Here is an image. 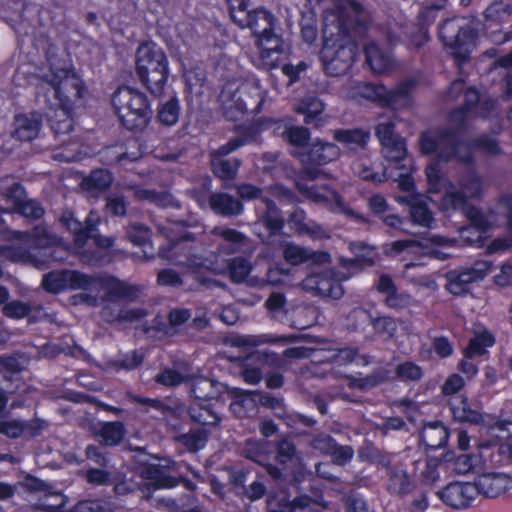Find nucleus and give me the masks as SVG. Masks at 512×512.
<instances>
[{"label": "nucleus", "instance_id": "nucleus-41", "mask_svg": "<svg viewBox=\"0 0 512 512\" xmlns=\"http://www.w3.org/2000/svg\"><path fill=\"white\" fill-rule=\"evenodd\" d=\"M364 52L368 65L375 73H384L391 66L389 55L384 53L376 43L364 44Z\"/></svg>", "mask_w": 512, "mask_h": 512}, {"label": "nucleus", "instance_id": "nucleus-46", "mask_svg": "<svg viewBox=\"0 0 512 512\" xmlns=\"http://www.w3.org/2000/svg\"><path fill=\"white\" fill-rule=\"evenodd\" d=\"M240 165L241 161L238 158L210 160L211 171L221 180H234Z\"/></svg>", "mask_w": 512, "mask_h": 512}, {"label": "nucleus", "instance_id": "nucleus-37", "mask_svg": "<svg viewBox=\"0 0 512 512\" xmlns=\"http://www.w3.org/2000/svg\"><path fill=\"white\" fill-rule=\"evenodd\" d=\"M446 289L453 295L460 296L469 292V285L477 282L468 269L451 270L445 274Z\"/></svg>", "mask_w": 512, "mask_h": 512}, {"label": "nucleus", "instance_id": "nucleus-54", "mask_svg": "<svg viewBox=\"0 0 512 512\" xmlns=\"http://www.w3.org/2000/svg\"><path fill=\"white\" fill-rule=\"evenodd\" d=\"M350 249L356 255V261H358V270L371 267L375 264L376 253L374 252V246H370L364 242L358 241L351 243Z\"/></svg>", "mask_w": 512, "mask_h": 512}, {"label": "nucleus", "instance_id": "nucleus-15", "mask_svg": "<svg viewBox=\"0 0 512 512\" xmlns=\"http://www.w3.org/2000/svg\"><path fill=\"white\" fill-rule=\"evenodd\" d=\"M282 256L287 263L293 266L304 263L323 265L331 262V256L328 252L313 251L293 242L282 244Z\"/></svg>", "mask_w": 512, "mask_h": 512}, {"label": "nucleus", "instance_id": "nucleus-20", "mask_svg": "<svg viewBox=\"0 0 512 512\" xmlns=\"http://www.w3.org/2000/svg\"><path fill=\"white\" fill-rule=\"evenodd\" d=\"M450 410L456 421L469 423L471 425L485 424V419L479 405L469 402L466 397L457 396L451 399Z\"/></svg>", "mask_w": 512, "mask_h": 512}, {"label": "nucleus", "instance_id": "nucleus-31", "mask_svg": "<svg viewBox=\"0 0 512 512\" xmlns=\"http://www.w3.org/2000/svg\"><path fill=\"white\" fill-rule=\"evenodd\" d=\"M417 81L409 78L398 83L393 89H387L385 105L393 109L410 107L412 104V91Z\"/></svg>", "mask_w": 512, "mask_h": 512}, {"label": "nucleus", "instance_id": "nucleus-60", "mask_svg": "<svg viewBox=\"0 0 512 512\" xmlns=\"http://www.w3.org/2000/svg\"><path fill=\"white\" fill-rule=\"evenodd\" d=\"M252 266L250 262L243 257L233 258L228 264L229 277L233 283H242L249 275Z\"/></svg>", "mask_w": 512, "mask_h": 512}, {"label": "nucleus", "instance_id": "nucleus-50", "mask_svg": "<svg viewBox=\"0 0 512 512\" xmlns=\"http://www.w3.org/2000/svg\"><path fill=\"white\" fill-rule=\"evenodd\" d=\"M112 180V176L108 170L97 169L82 180L81 187L87 191H102L111 185Z\"/></svg>", "mask_w": 512, "mask_h": 512}, {"label": "nucleus", "instance_id": "nucleus-16", "mask_svg": "<svg viewBox=\"0 0 512 512\" xmlns=\"http://www.w3.org/2000/svg\"><path fill=\"white\" fill-rule=\"evenodd\" d=\"M439 498L454 509L468 508L477 495L472 483L452 482L437 492Z\"/></svg>", "mask_w": 512, "mask_h": 512}, {"label": "nucleus", "instance_id": "nucleus-1", "mask_svg": "<svg viewBox=\"0 0 512 512\" xmlns=\"http://www.w3.org/2000/svg\"><path fill=\"white\" fill-rule=\"evenodd\" d=\"M466 108L459 107L450 114V129H439L423 133L420 147L423 154L436 153L441 161L448 162L453 158L469 163L472 160L471 146L460 139L459 132L465 128Z\"/></svg>", "mask_w": 512, "mask_h": 512}, {"label": "nucleus", "instance_id": "nucleus-55", "mask_svg": "<svg viewBox=\"0 0 512 512\" xmlns=\"http://www.w3.org/2000/svg\"><path fill=\"white\" fill-rule=\"evenodd\" d=\"M410 215L414 223L424 227H430L434 221L432 212L421 196L413 199V202L410 203Z\"/></svg>", "mask_w": 512, "mask_h": 512}, {"label": "nucleus", "instance_id": "nucleus-52", "mask_svg": "<svg viewBox=\"0 0 512 512\" xmlns=\"http://www.w3.org/2000/svg\"><path fill=\"white\" fill-rule=\"evenodd\" d=\"M389 375L390 373L387 369L378 368L365 377L353 378L349 386L363 391L369 390L386 382L389 379Z\"/></svg>", "mask_w": 512, "mask_h": 512}, {"label": "nucleus", "instance_id": "nucleus-48", "mask_svg": "<svg viewBox=\"0 0 512 512\" xmlns=\"http://www.w3.org/2000/svg\"><path fill=\"white\" fill-rule=\"evenodd\" d=\"M354 173L365 181L381 183L386 180L385 170L380 164H367L357 161L353 164Z\"/></svg>", "mask_w": 512, "mask_h": 512}, {"label": "nucleus", "instance_id": "nucleus-5", "mask_svg": "<svg viewBox=\"0 0 512 512\" xmlns=\"http://www.w3.org/2000/svg\"><path fill=\"white\" fill-rule=\"evenodd\" d=\"M136 72L152 95H162L169 74L164 51L153 42L140 45L136 52Z\"/></svg>", "mask_w": 512, "mask_h": 512}, {"label": "nucleus", "instance_id": "nucleus-9", "mask_svg": "<svg viewBox=\"0 0 512 512\" xmlns=\"http://www.w3.org/2000/svg\"><path fill=\"white\" fill-rule=\"evenodd\" d=\"M59 221L63 227L73 234L75 245L78 248H83L88 239H93L96 246L104 249L113 245L111 238L101 236L98 233L97 226L100 224L101 218L95 211H91L85 220L81 221L72 210L65 209Z\"/></svg>", "mask_w": 512, "mask_h": 512}, {"label": "nucleus", "instance_id": "nucleus-26", "mask_svg": "<svg viewBox=\"0 0 512 512\" xmlns=\"http://www.w3.org/2000/svg\"><path fill=\"white\" fill-rule=\"evenodd\" d=\"M225 393H227L232 400L229 409L235 417L239 419L247 418L255 410L256 401L252 397L255 395V391L228 386Z\"/></svg>", "mask_w": 512, "mask_h": 512}, {"label": "nucleus", "instance_id": "nucleus-14", "mask_svg": "<svg viewBox=\"0 0 512 512\" xmlns=\"http://www.w3.org/2000/svg\"><path fill=\"white\" fill-rule=\"evenodd\" d=\"M302 287L314 295L333 300H338L344 295L343 286L335 279L332 270L311 273L302 281Z\"/></svg>", "mask_w": 512, "mask_h": 512}, {"label": "nucleus", "instance_id": "nucleus-51", "mask_svg": "<svg viewBox=\"0 0 512 512\" xmlns=\"http://www.w3.org/2000/svg\"><path fill=\"white\" fill-rule=\"evenodd\" d=\"M257 44L261 48L262 58H269L272 53L281 54L284 52L283 40L274 32V29L268 30L257 38Z\"/></svg>", "mask_w": 512, "mask_h": 512}, {"label": "nucleus", "instance_id": "nucleus-49", "mask_svg": "<svg viewBox=\"0 0 512 512\" xmlns=\"http://www.w3.org/2000/svg\"><path fill=\"white\" fill-rule=\"evenodd\" d=\"M279 135L290 145L295 147H304L308 144L310 139V131L309 129L296 126L284 124L282 130L279 132Z\"/></svg>", "mask_w": 512, "mask_h": 512}, {"label": "nucleus", "instance_id": "nucleus-24", "mask_svg": "<svg viewBox=\"0 0 512 512\" xmlns=\"http://www.w3.org/2000/svg\"><path fill=\"white\" fill-rule=\"evenodd\" d=\"M351 319L362 323H370L377 334L393 338L397 332V322L389 316L373 317L364 308H355L351 311Z\"/></svg>", "mask_w": 512, "mask_h": 512}, {"label": "nucleus", "instance_id": "nucleus-33", "mask_svg": "<svg viewBox=\"0 0 512 512\" xmlns=\"http://www.w3.org/2000/svg\"><path fill=\"white\" fill-rule=\"evenodd\" d=\"M255 141V133L250 128H245L241 133L235 137H232L226 144L220 146L217 149L209 151L210 160H224L226 157L237 150L238 148Z\"/></svg>", "mask_w": 512, "mask_h": 512}, {"label": "nucleus", "instance_id": "nucleus-40", "mask_svg": "<svg viewBox=\"0 0 512 512\" xmlns=\"http://www.w3.org/2000/svg\"><path fill=\"white\" fill-rule=\"evenodd\" d=\"M49 109L51 112L47 114L48 121L56 135L68 134L73 130L72 110L59 107Z\"/></svg>", "mask_w": 512, "mask_h": 512}, {"label": "nucleus", "instance_id": "nucleus-22", "mask_svg": "<svg viewBox=\"0 0 512 512\" xmlns=\"http://www.w3.org/2000/svg\"><path fill=\"white\" fill-rule=\"evenodd\" d=\"M340 155L341 150L335 143L316 139L309 146L307 153L302 154L301 161L321 166L337 160Z\"/></svg>", "mask_w": 512, "mask_h": 512}, {"label": "nucleus", "instance_id": "nucleus-39", "mask_svg": "<svg viewBox=\"0 0 512 512\" xmlns=\"http://www.w3.org/2000/svg\"><path fill=\"white\" fill-rule=\"evenodd\" d=\"M192 314L189 309L186 308H173L168 312L167 320L168 323L155 319L154 328L163 332L165 335L173 336L176 333V328L186 323Z\"/></svg>", "mask_w": 512, "mask_h": 512}, {"label": "nucleus", "instance_id": "nucleus-57", "mask_svg": "<svg viewBox=\"0 0 512 512\" xmlns=\"http://www.w3.org/2000/svg\"><path fill=\"white\" fill-rule=\"evenodd\" d=\"M512 15V6L504 2L491 3L484 11L487 22L501 24L506 22Z\"/></svg>", "mask_w": 512, "mask_h": 512}, {"label": "nucleus", "instance_id": "nucleus-12", "mask_svg": "<svg viewBox=\"0 0 512 512\" xmlns=\"http://www.w3.org/2000/svg\"><path fill=\"white\" fill-rule=\"evenodd\" d=\"M271 447L275 462L266 465V473L276 483L283 484L288 481L289 465L298 458L297 445L289 435H281L271 442Z\"/></svg>", "mask_w": 512, "mask_h": 512}, {"label": "nucleus", "instance_id": "nucleus-27", "mask_svg": "<svg viewBox=\"0 0 512 512\" xmlns=\"http://www.w3.org/2000/svg\"><path fill=\"white\" fill-rule=\"evenodd\" d=\"M387 491L394 496H406L416 488V481L401 465L396 464L387 474Z\"/></svg>", "mask_w": 512, "mask_h": 512}, {"label": "nucleus", "instance_id": "nucleus-62", "mask_svg": "<svg viewBox=\"0 0 512 512\" xmlns=\"http://www.w3.org/2000/svg\"><path fill=\"white\" fill-rule=\"evenodd\" d=\"M278 418L283 420L289 429H296L298 424H301L306 428H314L318 424V420L316 418L300 412L279 414Z\"/></svg>", "mask_w": 512, "mask_h": 512}, {"label": "nucleus", "instance_id": "nucleus-61", "mask_svg": "<svg viewBox=\"0 0 512 512\" xmlns=\"http://www.w3.org/2000/svg\"><path fill=\"white\" fill-rule=\"evenodd\" d=\"M179 111V102L174 97L161 106L157 117L163 125L172 126L178 121Z\"/></svg>", "mask_w": 512, "mask_h": 512}, {"label": "nucleus", "instance_id": "nucleus-64", "mask_svg": "<svg viewBox=\"0 0 512 512\" xmlns=\"http://www.w3.org/2000/svg\"><path fill=\"white\" fill-rule=\"evenodd\" d=\"M395 373L397 378L402 381H419L423 376L422 368L410 361L399 364Z\"/></svg>", "mask_w": 512, "mask_h": 512}, {"label": "nucleus", "instance_id": "nucleus-59", "mask_svg": "<svg viewBox=\"0 0 512 512\" xmlns=\"http://www.w3.org/2000/svg\"><path fill=\"white\" fill-rule=\"evenodd\" d=\"M126 237L133 244L141 246L146 244L151 237L150 228L139 222H131L126 227Z\"/></svg>", "mask_w": 512, "mask_h": 512}, {"label": "nucleus", "instance_id": "nucleus-35", "mask_svg": "<svg viewBox=\"0 0 512 512\" xmlns=\"http://www.w3.org/2000/svg\"><path fill=\"white\" fill-rule=\"evenodd\" d=\"M271 442L265 439L253 440L248 439L242 450V455L258 465H261L266 470V465L270 464L269 459L271 455Z\"/></svg>", "mask_w": 512, "mask_h": 512}, {"label": "nucleus", "instance_id": "nucleus-32", "mask_svg": "<svg viewBox=\"0 0 512 512\" xmlns=\"http://www.w3.org/2000/svg\"><path fill=\"white\" fill-rule=\"evenodd\" d=\"M333 138L351 150H365L371 134L369 130L363 128L335 129Z\"/></svg>", "mask_w": 512, "mask_h": 512}, {"label": "nucleus", "instance_id": "nucleus-6", "mask_svg": "<svg viewBox=\"0 0 512 512\" xmlns=\"http://www.w3.org/2000/svg\"><path fill=\"white\" fill-rule=\"evenodd\" d=\"M438 36L459 65L470 60L476 47L477 31L469 21L463 17L447 18L440 23Z\"/></svg>", "mask_w": 512, "mask_h": 512}, {"label": "nucleus", "instance_id": "nucleus-53", "mask_svg": "<svg viewBox=\"0 0 512 512\" xmlns=\"http://www.w3.org/2000/svg\"><path fill=\"white\" fill-rule=\"evenodd\" d=\"M66 503V498L59 492L45 493L44 496L31 506L33 512H63L62 508Z\"/></svg>", "mask_w": 512, "mask_h": 512}, {"label": "nucleus", "instance_id": "nucleus-45", "mask_svg": "<svg viewBox=\"0 0 512 512\" xmlns=\"http://www.w3.org/2000/svg\"><path fill=\"white\" fill-rule=\"evenodd\" d=\"M188 414L191 420L203 426H218L221 418L209 406L196 403L188 408Z\"/></svg>", "mask_w": 512, "mask_h": 512}, {"label": "nucleus", "instance_id": "nucleus-29", "mask_svg": "<svg viewBox=\"0 0 512 512\" xmlns=\"http://www.w3.org/2000/svg\"><path fill=\"white\" fill-rule=\"evenodd\" d=\"M211 233L223 240V243L219 245V250L228 255L242 251L250 242L245 234L232 228L216 226Z\"/></svg>", "mask_w": 512, "mask_h": 512}, {"label": "nucleus", "instance_id": "nucleus-23", "mask_svg": "<svg viewBox=\"0 0 512 512\" xmlns=\"http://www.w3.org/2000/svg\"><path fill=\"white\" fill-rule=\"evenodd\" d=\"M208 204L215 214L227 218L237 217L244 211V205L240 199L226 192L211 193Z\"/></svg>", "mask_w": 512, "mask_h": 512}, {"label": "nucleus", "instance_id": "nucleus-3", "mask_svg": "<svg viewBox=\"0 0 512 512\" xmlns=\"http://www.w3.org/2000/svg\"><path fill=\"white\" fill-rule=\"evenodd\" d=\"M91 291H104L101 301L104 306L100 310L101 319L109 324H121L123 304L121 301L132 303L141 295L143 287L131 284L107 274H97Z\"/></svg>", "mask_w": 512, "mask_h": 512}, {"label": "nucleus", "instance_id": "nucleus-2", "mask_svg": "<svg viewBox=\"0 0 512 512\" xmlns=\"http://www.w3.org/2000/svg\"><path fill=\"white\" fill-rule=\"evenodd\" d=\"M85 93L83 81L74 71L54 64L43 74L38 86V96L43 97L48 108L73 110Z\"/></svg>", "mask_w": 512, "mask_h": 512}, {"label": "nucleus", "instance_id": "nucleus-25", "mask_svg": "<svg viewBox=\"0 0 512 512\" xmlns=\"http://www.w3.org/2000/svg\"><path fill=\"white\" fill-rule=\"evenodd\" d=\"M90 432L99 438V442L105 446L119 445L126 434V428L121 421L99 422L90 426Z\"/></svg>", "mask_w": 512, "mask_h": 512}, {"label": "nucleus", "instance_id": "nucleus-58", "mask_svg": "<svg viewBox=\"0 0 512 512\" xmlns=\"http://www.w3.org/2000/svg\"><path fill=\"white\" fill-rule=\"evenodd\" d=\"M27 358L22 353H13L11 355L0 356V374L8 372L10 374H19L25 369Z\"/></svg>", "mask_w": 512, "mask_h": 512}, {"label": "nucleus", "instance_id": "nucleus-38", "mask_svg": "<svg viewBox=\"0 0 512 512\" xmlns=\"http://www.w3.org/2000/svg\"><path fill=\"white\" fill-rule=\"evenodd\" d=\"M324 110V104L316 97L305 98L297 107L298 113L304 114V123L319 128L324 124L321 114Z\"/></svg>", "mask_w": 512, "mask_h": 512}, {"label": "nucleus", "instance_id": "nucleus-56", "mask_svg": "<svg viewBox=\"0 0 512 512\" xmlns=\"http://www.w3.org/2000/svg\"><path fill=\"white\" fill-rule=\"evenodd\" d=\"M382 155L389 161L398 162L406 156V143L405 139L401 136L391 139L388 142L381 144Z\"/></svg>", "mask_w": 512, "mask_h": 512}, {"label": "nucleus", "instance_id": "nucleus-10", "mask_svg": "<svg viewBox=\"0 0 512 512\" xmlns=\"http://www.w3.org/2000/svg\"><path fill=\"white\" fill-rule=\"evenodd\" d=\"M229 10L232 21L240 28H249L254 36L274 29L276 18L265 8H249V0H229Z\"/></svg>", "mask_w": 512, "mask_h": 512}, {"label": "nucleus", "instance_id": "nucleus-30", "mask_svg": "<svg viewBox=\"0 0 512 512\" xmlns=\"http://www.w3.org/2000/svg\"><path fill=\"white\" fill-rule=\"evenodd\" d=\"M42 117L37 112L17 115L14 119L13 137L20 141L35 139L40 131Z\"/></svg>", "mask_w": 512, "mask_h": 512}, {"label": "nucleus", "instance_id": "nucleus-28", "mask_svg": "<svg viewBox=\"0 0 512 512\" xmlns=\"http://www.w3.org/2000/svg\"><path fill=\"white\" fill-rule=\"evenodd\" d=\"M190 393L196 400L216 399L226 392L228 386L217 380L204 376L189 378Z\"/></svg>", "mask_w": 512, "mask_h": 512}, {"label": "nucleus", "instance_id": "nucleus-13", "mask_svg": "<svg viewBox=\"0 0 512 512\" xmlns=\"http://www.w3.org/2000/svg\"><path fill=\"white\" fill-rule=\"evenodd\" d=\"M96 275H88L77 270H57L43 275L41 286L49 293L58 294L67 289H92Z\"/></svg>", "mask_w": 512, "mask_h": 512}, {"label": "nucleus", "instance_id": "nucleus-63", "mask_svg": "<svg viewBox=\"0 0 512 512\" xmlns=\"http://www.w3.org/2000/svg\"><path fill=\"white\" fill-rule=\"evenodd\" d=\"M335 439L325 432H318L311 435V439L308 443V446L325 456H328L331 453V449L334 447Z\"/></svg>", "mask_w": 512, "mask_h": 512}, {"label": "nucleus", "instance_id": "nucleus-47", "mask_svg": "<svg viewBox=\"0 0 512 512\" xmlns=\"http://www.w3.org/2000/svg\"><path fill=\"white\" fill-rule=\"evenodd\" d=\"M210 435L207 429H193L187 433L178 435L175 439L182 444L189 452H197L202 449Z\"/></svg>", "mask_w": 512, "mask_h": 512}, {"label": "nucleus", "instance_id": "nucleus-18", "mask_svg": "<svg viewBox=\"0 0 512 512\" xmlns=\"http://www.w3.org/2000/svg\"><path fill=\"white\" fill-rule=\"evenodd\" d=\"M237 82H227L219 94L218 101L220 103L223 116L230 121L239 120L244 114V108L241 106L242 98L238 96Z\"/></svg>", "mask_w": 512, "mask_h": 512}, {"label": "nucleus", "instance_id": "nucleus-19", "mask_svg": "<svg viewBox=\"0 0 512 512\" xmlns=\"http://www.w3.org/2000/svg\"><path fill=\"white\" fill-rule=\"evenodd\" d=\"M237 90L241 98V106L245 113L257 114L261 111L265 101V90L261 87L258 79L237 83Z\"/></svg>", "mask_w": 512, "mask_h": 512}, {"label": "nucleus", "instance_id": "nucleus-8", "mask_svg": "<svg viewBox=\"0 0 512 512\" xmlns=\"http://www.w3.org/2000/svg\"><path fill=\"white\" fill-rule=\"evenodd\" d=\"M357 43L350 36L337 33L326 38L320 58L326 74L337 77L345 74L356 58Z\"/></svg>", "mask_w": 512, "mask_h": 512}, {"label": "nucleus", "instance_id": "nucleus-4", "mask_svg": "<svg viewBox=\"0 0 512 512\" xmlns=\"http://www.w3.org/2000/svg\"><path fill=\"white\" fill-rule=\"evenodd\" d=\"M121 124L130 131H143L152 116L146 95L130 86L119 87L111 98Z\"/></svg>", "mask_w": 512, "mask_h": 512}, {"label": "nucleus", "instance_id": "nucleus-7", "mask_svg": "<svg viewBox=\"0 0 512 512\" xmlns=\"http://www.w3.org/2000/svg\"><path fill=\"white\" fill-rule=\"evenodd\" d=\"M482 193V180L472 170H468L459 180V187L451 184L442 199L445 210H462L476 226H482L483 217L480 212L467 205V200L476 198Z\"/></svg>", "mask_w": 512, "mask_h": 512}, {"label": "nucleus", "instance_id": "nucleus-44", "mask_svg": "<svg viewBox=\"0 0 512 512\" xmlns=\"http://www.w3.org/2000/svg\"><path fill=\"white\" fill-rule=\"evenodd\" d=\"M262 203L265 205V211L261 216V221L271 234H276L282 230L284 226V219L281 212L270 198H262Z\"/></svg>", "mask_w": 512, "mask_h": 512}, {"label": "nucleus", "instance_id": "nucleus-42", "mask_svg": "<svg viewBox=\"0 0 512 512\" xmlns=\"http://www.w3.org/2000/svg\"><path fill=\"white\" fill-rule=\"evenodd\" d=\"M135 197L138 200H147L159 207L181 208V204L173 195L167 191H157L154 189H136Z\"/></svg>", "mask_w": 512, "mask_h": 512}, {"label": "nucleus", "instance_id": "nucleus-21", "mask_svg": "<svg viewBox=\"0 0 512 512\" xmlns=\"http://www.w3.org/2000/svg\"><path fill=\"white\" fill-rule=\"evenodd\" d=\"M267 512H311L313 500L309 496L296 497L289 500L285 495L268 494Z\"/></svg>", "mask_w": 512, "mask_h": 512}, {"label": "nucleus", "instance_id": "nucleus-17", "mask_svg": "<svg viewBox=\"0 0 512 512\" xmlns=\"http://www.w3.org/2000/svg\"><path fill=\"white\" fill-rule=\"evenodd\" d=\"M478 494L487 498H496L505 493L512 485L511 478L504 473L488 472L479 475L472 483Z\"/></svg>", "mask_w": 512, "mask_h": 512}, {"label": "nucleus", "instance_id": "nucleus-43", "mask_svg": "<svg viewBox=\"0 0 512 512\" xmlns=\"http://www.w3.org/2000/svg\"><path fill=\"white\" fill-rule=\"evenodd\" d=\"M494 343L495 338L490 332L485 330L481 333H476L475 336L470 339L468 346L464 349L463 355L466 359L482 356L487 352L486 349L491 347Z\"/></svg>", "mask_w": 512, "mask_h": 512}, {"label": "nucleus", "instance_id": "nucleus-36", "mask_svg": "<svg viewBox=\"0 0 512 512\" xmlns=\"http://www.w3.org/2000/svg\"><path fill=\"white\" fill-rule=\"evenodd\" d=\"M449 432L441 422L426 424L420 434L421 441L432 449L444 447L448 441Z\"/></svg>", "mask_w": 512, "mask_h": 512}, {"label": "nucleus", "instance_id": "nucleus-34", "mask_svg": "<svg viewBox=\"0 0 512 512\" xmlns=\"http://www.w3.org/2000/svg\"><path fill=\"white\" fill-rule=\"evenodd\" d=\"M255 141V133L250 128H245L241 133L235 137H232L226 144L220 146L217 149L209 151L210 160H224L226 157L237 150L238 148Z\"/></svg>", "mask_w": 512, "mask_h": 512}, {"label": "nucleus", "instance_id": "nucleus-11", "mask_svg": "<svg viewBox=\"0 0 512 512\" xmlns=\"http://www.w3.org/2000/svg\"><path fill=\"white\" fill-rule=\"evenodd\" d=\"M338 10V33L350 36L356 41L364 38L372 23V16L367 7L356 0H343L339 3Z\"/></svg>", "mask_w": 512, "mask_h": 512}]
</instances>
